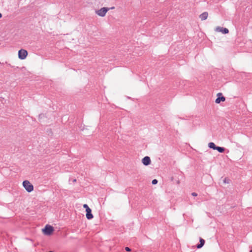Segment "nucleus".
I'll return each instance as SVG.
<instances>
[{"mask_svg": "<svg viewBox=\"0 0 252 252\" xmlns=\"http://www.w3.org/2000/svg\"><path fill=\"white\" fill-rule=\"evenodd\" d=\"M216 150L219 151L220 153H223L224 151V148L220 147H217Z\"/></svg>", "mask_w": 252, "mask_h": 252, "instance_id": "obj_12", "label": "nucleus"}, {"mask_svg": "<svg viewBox=\"0 0 252 252\" xmlns=\"http://www.w3.org/2000/svg\"><path fill=\"white\" fill-rule=\"evenodd\" d=\"M125 250L127 252H130L131 251V249L128 247H126Z\"/></svg>", "mask_w": 252, "mask_h": 252, "instance_id": "obj_15", "label": "nucleus"}, {"mask_svg": "<svg viewBox=\"0 0 252 252\" xmlns=\"http://www.w3.org/2000/svg\"><path fill=\"white\" fill-rule=\"evenodd\" d=\"M73 182H76V179H74V180H73Z\"/></svg>", "mask_w": 252, "mask_h": 252, "instance_id": "obj_18", "label": "nucleus"}, {"mask_svg": "<svg viewBox=\"0 0 252 252\" xmlns=\"http://www.w3.org/2000/svg\"><path fill=\"white\" fill-rule=\"evenodd\" d=\"M208 147L211 148L213 149V150H216V148L217 146H216L214 143L213 142H210L208 144Z\"/></svg>", "mask_w": 252, "mask_h": 252, "instance_id": "obj_11", "label": "nucleus"}, {"mask_svg": "<svg viewBox=\"0 0 252 252\" xmlns=\"http://www.w3.org/2000/svg\"><path fill=\"white\" fill-rule=\"evenodd\" d=\"M191 195L193 196H196L197 195V194L195 192H192L191 193Z\"/></svg>", "mask_w": 252, "mask_h": 252, "instance_id": "obj_16", "label": "nucleus"}, {"mask_svg": "<svg viewBox=\"0 0 252 252\" xmlns=\"http://www.w3.org/2000/svg\"><path fill=\"white\" fill-rule=\"evenodd\" d=\"M1 17H2V15H1V14L0 13V18H1Z\"/></svg>", "mask_w": 252, "mask_h": 252, "instance_id": "obj_19", "label": "nucleus"}, {"mask_svg": "<svg viewBox=\"0 0 252 252\" xmlns=\"http://www.w3.org/2000/svg\"><path fill=\"white\" fill-rule=\"evenodd\" d=\"M223 182L224 183H228V182L227 181V179H224V180H223Z\"/></svg>", "mask_w": 252, "mask_h": 252, "instance_id": "obj_17", "label": "nucleus"}, {"mask_svg": "<svg viewBox=\"0 0 252 252\" xmlns=\"http://www.w3.org/2000/svg\"><path fill=\"white\" fill-rule=\"evenodd\" d=\"M199 241H200V244L197 245V248H198V249H200L201 248H202L205 243L204 240L201 238H200Z\"/></svg>", "mask_w": 252, "mask_h": 252, "instance_id": "obj_10", "label": "nucleus"}, {"mask_svg": "<svg viewBox=\"0 0 252 252\" xmlns=\"http://www.w3.org/2000/svg\"><path fill=\"white\" fill-rule=\"evenodd\" d=\"M152 184H153V185H156V184H157V183H158V181H157V180H156V179H154V180L152 181Z\"/></svg>", "mask_w": 252, "mask_h": 252, "instance_id": "obj_13", "label": "nucleus"}, {"mask_svg": "<svg viewBox=\"0 0 252 252\" xmlns=\"http://www.w3.org/2000/svg\"><path fill=\"white\" fill-rule=\"evenodd\" d=\"M28 56V52L24 49H21L18 52V57L21 60H24Z\"/></svg>", "mask_w": 252, "mask_h": 252, "instance_id": "obj_4", "label": "nucleus"}, {"mask_svg": "<svg viewBox=\"0 0 252 252\" xmlns=\"http://www.w3.org/2000/svg\"><path fill=\"white\" fill-rule=\"evenodd\" d=\"M53 230V227L52 226L49 225H46L45 228L42 230L44 234L47 235H51Z\"/></svg>", "mask_w": 252, "mask_h": 252, "instance_id": "obj_3", "label": "nucleus"}, {"mask_svg": "<svg viewBox=\"0 0 252 252\" xmlns=\"http://www.w3.org/2000/svg\"><path fill=\"white\" fill-rule=\"evenodd\" d=\"M218 98L216 99L215 102L216 103H220V101H224L225 98L222 95L221 93H218L217 94Z\"/></svg>", "mask_w": 252, "mask_h": 252, "instance_id": "obj_6", "label": "nucleus"}, {"mask_svg": "<svg viewBox=\"0 0 252 252\" xmlns=\"http://www.w3.org/2000/svg\"><path fill=\"white\" fill-rule=\"evenodd\" d=\"M142 162L144 165L147 166L149 165L151 163V159L150 157L148 156L145 157L142 159Z\"/></svg>", "mask_w": 252, "mask_h": 252, "instance_id": "obj_7", "label": "nucleus"}, {"mask_svg": "<svg viewBox=\"0 0 252 252\" xmlns=\"http://www.w3.org/2000/svg\"><path fill=\"white\" fill-rule=\"evenodd\" d=\"M114 8V7H112L110 8H107V7H102V8H100V9L95 10V13L97 15H98L100 17H104L105 16L106 13L107 12V11L108 10H109V9H113Z\"/></svg>", "mask_w": 252, "mask_h": 252, "instance_id": "obj_1", "label": "nucleus"}, {"mask_svg": "<svg viewBox=\"0 0 252 252\" xmlns=\"http://www.w3.org/2000/svg\"><path fill=\"white\" fill-rule=\"evenodd\" d=\"M208 16V12H204L199 15V18L201 20H205L207 18Z\"/></svg>", "mask_w": 252, "mask_h": 252, "instance_id": "obj_9", "label": "nucleus"}, {"mask_svg": "<svg viewBox=\"0 0 252 252\" xmlns=\"http://www.w3.org/2000/svg\"><path fill=\"white\" fill-rule=\"evenodd\" d=\"M215 31L217 32H221L222 33L226 34L229 32V30L225 28H223L221 27H217L215 29Z\"/></svg>", "mask_w": 252, "mask_h": 252, "instance_id": "obj_5", "label": "nucleus"}, {"mask_svg": "<svg viewBox=\"0 0 252 252\" xmlns=\"http://www.w3.org/2000/svg\"><path fill=\"white\" fill-rule=\"evenodd\" d=\"M86 218L88 220H91L93 218V215L92 214V210L90 208L87 209V210H86Z\"/></svg>", "mask_w": 252, "mask_h": 252, "instance_id": "obj_8", "label": "nucleus"}, {"mask_svg": "<svg viewBox=\"0 0 252 252\" xmlns=\"http://www.w3.org/2000/svg\"><path fill=\"white\" fill-rule=\"evenodd\" d=\"M83 207L86 209V210H87V209H89L90 208L89 207L88 205L87 204H86L83 205Z\"/></svg>", "mask_w": 252, "mask_h": 252, "instance_id": "obj_14", "label": "nucleus"}, {"mask_svg": "<svg viewBox=\"0 0 252 252\" xmlns=\"http://www.w3.org/2000/svg\"><path fill=\"white\" fill-rule=\"evenodd\" d=\"M23 186L25 189L29 192H31L33 190V186L28 180L24 181L23 182Z\"/></svg>", "mask_w": 252, "mask_h": 252, "instance_id": "obj_2", "label": "nucleus"}]
</instances>
